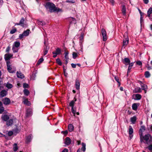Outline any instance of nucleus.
<instances>
[{"label": "nucleus", "instance_id": "obj_14", "mask_svg": "<svg viewBox=\"0 0 152 152\" xmlns=\"http://www.w3.org/2000/svg\"><path fill=\"white\" fill-rule=\"evenodd\" d=\"M135 96V98L134 99L135 100H140L142 97V96L139 94H133V96Z\"/></svg>", "mask_w": 152, "mask_h": 152}, {"label": "nucleus", "instance_id": "obj_46", "mask_svg": "<svg viewBox=\"0 0 152 152\" xmlns=\"http://www.w3.org/2000/svg\"><path fill=\"white\" fill-rule=\"evenodd\" d=\"M141 87L142 88V90H145V89H146L147 88V86L146 85L143 84L142 85H141Z\"/></svg>", "mask_w": 152, "mask_h": 152}, {"label": "nucleus", "instance_id": "obj_24", "mask_svg": "<svg viewBox=\"0 0 152 152\" xmlns=\"http://www.w3.org/2000/svg\"><path fill=\"white\" fill-rule=\"evenodd\" d=\"M145 130V127L144 126H141L140 129L139 133H142Z\"/></svg>", "mask_w": 152, "mask_h": 152}, {"label": "nucleus", "instance_id": "obj_2", "mask_svg": "<svg viewBox=\"0 0 152 152\" xmlns=\"http://www.w3.org/2000/svg\"><path fill=\"white\" fill-rule=\"evenodd\" d=\"M141 142H143L146 144H149L152 142V136L149 134L143 136L142 134L140 135Z\"/></svg>", "mask_w": 152, "mask_h": 152}, {"label": "nucleus", "instance_id": "obj_27", "mask_svg": "<svg viewBox=\"0 0 152 152\" xmlns=\"http://www.w3.org/2000/svg\"><path fill=\"white\" fill-rule=\"evenodd\" d=\"M30 30L29 29H28L27 30L24 31L23 33L24 34L25 36H27L29 35V32Z\"/></svg>", "mask_w": 152, "mask_h": 152}, {"label": "nucleus", "instance_id": "obj_19", "mask_svg": "<svg viewBox=\"0 0 152 152\" xmlns=\"http://www.w3.org/2000/svg\"><path fill=\"white\" fill-rule=\"evenodd\" d=\"M32 112L30 109H28L26 111V116L27 117H28L31 116L32 114Z\"/></svg>", "mask_w": 152, "mask_h": 152}, {"label": "nucleus", "instance_id": "obj_3", "mask_svg": "<svg viewBox=\"0 0 152 152\" xmlns=\"http://www.w3.org/2000/svg\"><path fill=\"white\" fill-rule=\"evenodd\" d=\"M13 134H6L5 135H4L3 134H0V137H4L7 140H10L12 139L11 137Z\"/></svg>", "mask_w": 152, "mask_h": 152}, {"label": "nucleus", "instance_id": "obj_38", "mask_svg": "<svg viewBox=\"0 0 152 152\" xmlns=\"http://www.w3.org/2000/svg\"><path fill=\"white\" fill-rule=\"evenodd\" d=\"M78 55L77 53L73 52L72 53V57L74 59H75L77 56Z\"/></svg>", "mask_w": 152, "mask_h": 152}, {"label": "nucleus", "instance_id": "obj_23", "mask_svg": "<svg viewBox=\"0 0 152 152\" xmlns=\"http://www.w3.org/2000/svg\"><path fill=\"white\" fill-rule=\"evenodd\" d=\"M31 135H30L26 137V142L27 143H28L30 142L31 140Z\"/></svg>", "mask_w": 152, "mask_h": 152}, {"label": "nucleus", "instance_id": "obj_30", "mask_svg": "<svg viewBox=\"0 0 152 152\" xmlns=\"http://www.w3.org/2000/svg\"><path fill=\"white\" fill-rule=\"evenodd\" d=\"M24 94L26 96H28L30 94V92L28 90L26 89H24L23 90Z\"/></svg>", "mask_w": 152, "mask_h": 152}, {"label": "nucleus", "instance_id": "obj_13", "mask_svg": "<svg viewBox=\"0 0 152 152\" xmlns=\"http://www.w3.org/2000/svg\"><path fill=\"white\" fill-rule=\"evenodd\" d=\"M17 77L19 78L23 79L24 77V75L22 74L20 72H17Z\"/></svg>", "mask_w": 152, "mask_h": 152}, {"label": "nucleus", "instance_id": "obj_32", "mask_svg": "<svg viewBox=\"0 0 152 152\" xmlns=\"http://www.w3.org/2000/svg\"><path fill=\"white\" fill-rule=\"evenodd\" d=\"M56 63L60 66H61L62 65V63L59 58L56 59Z\"/></svg>", "mask_w": 152, "mask_h": 152}, {"label": "nucleus", "instance_id": "obj_12", "mask_svg": "<svg viewBox=\"0 0 152 152\" xmlns=\"http://www.w3.org/2000/svg\"><path fill=\"white\" fill-rule=\"evenodd\" d=\"M130 61L129 59L127 58H126L124 59V60L123 61V63L125 65H128L130 64Z\"/></svg>", "mask_w": 152, "mask_h": 152}, {"label": "nucleus", "instance_id": "obj_8", "mask_svg": "<svg viewBox=\"0 0 152 152\" xmlns=\"http://www.w3.org/2000/svg\"><path fill=\"white\" fill-rule=\"evenodd\" d=\"M24 100L23 101V103L27 105L28 106H29L31 104V102L28 101L27 99H25L24 97H23Z\"/></svg>", "mask_w": 152, "mask_h": 152}, {"label": "nucleus", "instance_id": "obj_58", "mask_svg": "<svg viewBox=\"0 0 152 152\" xmlns=\"http://www.w3.org/2000/svg\"><path fill=\"white\" fill-rule=\"evenodd\" d=\"M48 50H44V51H43V52H44V53H43L44 56H45V55H46L47 54V53L48 52Z\"/></svg>", "mask_w": 152, "mask_h": 152}, {"label": "nucleus", "instance_id": "obj_22", "mask_svg": "<svg viewBox=\"0 0 152 152\" xmlns=\"http://www.w3.org/2000/svg\"><path fill=\"white\" fill-rule=\"evenodd\" d=\"M13 123V120L12 119H10L8 121H7L6 122V125L7 126H9L12 125Z\"/></svg>", "mask_w": 152, "mask_h": 152}, {"label": "nucleus", "instance_id": "obj_61", "mask_svg": "<svg viewBox=\"0 0 152 152\" xmlns=\"http://www.w3.org/2000/svg\"><path fill=\"white\" fill-rule=\"evenodd\" d=\"M10 49V47L9 46H8L6 48V51L7 53H8Z\"/></svg>", "mask_w": 152, "mask_h": 152}, {"label": "nucleus", "instance_id": "obj_53", "mask_svg": "<svg viewBox=\"0 0 152 152\" xmlns=\"http://www.w3.org/2000/svg\"><path fill=\"white\" fill-rule=\"evenodd\" d=\"M149 150L151 152H152V144L150 145L148 147Z\"/></svg>", "mask_w": 152, "mask_h": 152}, {"label": "nucleus", "instance_id": "obj_39", "mask_svg": "<svg viewBox=\"0 0 152 152\" xmlns=\"http://www.w3.org/2000/svg\"><path fill=\"white\" fill-rule=\"evenodd\" d=\"M13 131L15 133H18L20 132V130L17 127L13 129Z\"/></svg>", "mask_w": 152, "mask_h": 152}, {"label": "nucleus", "instance_id": "obj_62", "mask_svg": "<svg viewBox=\"0 0 152 152\" xmlns=\"http://www.w3.org/2000/svg\"><path fill=\"white\" fill-rule=\"evenodd\" d=\"M144 3L146 4H147L149 2L148 0H143Z\"/></svg>", "mask_w": 152, "mask_h": 152}, {"label": "nucleus", "instance_id": "obj_28", "mask_svg": "<svg viewBox=\"0 0 152 152\" xmlns=\"http://www.w3.org/2000/svg\"><path fill=\"white\" fill-rule=\"evenodd\" d=\"M83 35L81 34L80 37H79V43H80V45H81V44L82 45V42L83 41Z\"/></svg>", "mask_w": 152, "mask_h": 152}, {"label": "nucleus", "instance_id": "obj_57", "mask_svg": "<svg viewBox=\"0 0 152 152\" xmlns=\"http://www.w3.org/2000/svg\"><path fill=\"white\" fill-rule=\"evenodd\" d=\"M71 65L72 66V67L73 68H75L76 67V64H73V63H72V64H71Z\"/></svg>", "mask_w": 152, "mask_h": 152}, {"label": "nucleus", "instance_id": "obj_6", "mask_svg": "<svg viewBox=\"0 0 152 152\" xmlns=\"http://www.w3.org/2000/svg\"><path fill=\"white\" fill-rule=\"evenodd\" d=\"M1 118L3 121H7L10 118L9 116L6 114H3L1 115Z\"/></svg>", "mask_w": 152, "mask_h": 152}, {"label": "nucleus", "instance_id": "obj_48", "mask_svg": "<svg viewBox=\"0 0 152 152\" xmlns=\"http://www.w3.org/2000/svg\"><path fill=\"white\" fill-rule=\"evenodd\" d=\"M23 87L24 88H28L29 87V85L27 83H24L23 84Z\"/></svg>", "mask_w": 152, "mask_h": 152}, {"label": "nucleus", "instance_id": "obj_21", "mask_svg": "<svg viewBox=\"0 0 152 152\" xmlns=\"http://www.w3.org/2000/svg\"><path fill=\"white\" fill-rule=\"evenodd\" d=\"M137 120V117L136 116H134L133 117L130 118V121L133 124H135Z\"/></svg>", "mask_w": 152, "mask_h": 152}, {"label": "nucleus", "instance_id": "obj_31", "mask_svg": "<svg viewBox=\"0 0 152 152\" xmlns=\"http://www.w3.org/2000/svg\"><path fill=\"white\" fill-rule=\"evenodd\" d=\"M147 16L148 17L150 16V15L152 14V8L150 7L149 9L147 11Z\"/></svg>", "mask_w": 152, "mask_h": 152}, {"label": "nucleus", "instance_id": "obj_34", "mask_svg": "<svg viewBox=\"0 0 152 152\" xmlns=\"http://www.w3.org/2000/svg\"><path fill=\"white\" fill-rule=\"evenodd\" d=\"M44 61V59L43 57L41 58H40L38 61L37 64V65H39L40 64L43 62Z\"/></svg>", "mask_w": 152, "mask_h": 152}, {"label": "nucleus", "instance_id": "obj_52", "mask_svg": "<svg viewBox=\"0 0 152 152\" xmlns=\"http://www.w3.org/2000/svg\"><path fill=\"white\" fill-rule=\"evenodd\" d=\"M24 36H25L24 35V34L22 33V34H20L19 36V38L20 39H21Z\"/></svg>", "mask_w": 152, "mask_h": 152}, {"label": "nucleus", "instance_id": "obj_43", "mask_svg": "<svg viewBox=\"0 0 152 152\" xmlns=\"http://www.w3.org/2000/svg\"><path fill=\"white\" fill-rule=\"evenodd\" d=\"M129 133H133V130L132 128V127L131 126H129Z\"/></svg>", "mask_w": 152, "mask_h": 152}, {"label": "nucleus", "instance_id": "obj_7", "mask_svg": "<svg viewBox=\"0 0 152 152\" xmlns=\"http://www.w3.org/2000/svg\"><path fill=\"white\" fill-rule=\"evenodd\" d=\"M24 18L23 17L21 18V19L19 22V23L20 24V26L23 28L26 27V25L24 23Z\"/></svg>", "mask_w": 152, "mask_h": 152}, {"label": "nucleus", "instance_id": "obj_64", "mask_svg": "<svg viewBox=\"0 0 152 152\" xmlns=\"http://www.w3.org/2000/svg\"><path fill=\"white\" fill-rule=\"evenodd\" d=\"M129 137L130 138V139H131L133 137V134H129Z\"/></svg>", "mask_w": 152, "mask_h": 152}, {"label": "nucleus", "instance_id": "obj_26", "mask_svg": "<svg viewBox=\"0 0 152 152\" xmlns=\"http://www.w3.org/2000/svg\"><path fill=\"white\" fill-rule=\"evenodd\" d=\"M137 103H134L132 104V109L134 110H136L137 109L138 106L137 105Z\"/></svg>", "mask_w": 152, "mask_h": 152}, {"label": "nucleus", "instance_id": "obj_33", "mask_svg": "<svg viewBox=\"0 0 152 152\" xmlns=\"http://www.w3.org/2000/svg\"><path fill=\"white\" fill-rule=\"evenodd\" d=\"M7 69L8 72L10 73H13V72L11 71L12 69V67L10 66V65L7 64Z\"/></svg>", "mask_w": 152, "mask_h": 152}, {"label": "nucleus", "instance_id": "obj_42", "mask_svg": "<svg viewBox=\"0 0 152 152\" xmlns=\"http://www.w3.org/2000/svg\"><path fill=\"white\" fill-rule=\"evenodd\" d=\"M20 42H18L16 41L15 42V46L16 48H18L20 45Z\"/></svg>", "mask_w": 152, "mask_h": 152}, {"label": "nucleus", "instance_id": "obj_60", "mask_svg": "<svg viewBox=\"0 0 152 152\" xmlns=\"http://www.w3.org/2000/svg\"><path fill=\"white\" fill-rule=\"evenodd\" d=\"M110 2L111 3L112 5H113L115 3L114 0H109Z\"/></svg>", "mask_w": 152, "mask_h": 152}, {"label": "nucleus", "instance_id": "obj_56", "mask_svg": "<svg viewBox=\"0 0 152 152\" xmlns=\"http://www.w3.org/2000/svg\"><path fill=\"white\" fill-rule=\"evenodd\" d=\"M49 47H48V45H45V46L44 48V50H48L49 49Z\"/></svg>", "mask_w": 152, "mask_h": 152}, {"label": "nucleus", "instance_id": "obj_1", "mask_svg": "<svg viewBox=\"0 0 152 152\" xmlns=\"http://www.w3.org/2000/svg\"><path fill=\"white\" fill-rule=\"evenodd\" d=\"M45 7L47 9L49 10V11L50 12H59L61 10V9L56 7L54 4L50 2H47Z\"/></svg>", "mask_w": 152, "mask_h": 152}, {"label": "nucleus", "instance_id": "obj_18", "mask_svg": "<svg viewBox=\"0 0 152 152\" xmlns=\"http://www.w3.org/2000/svg\"><path fill=\"white\" fill-rule=\"evenodd\" d=\"M129 39L128 37H127L125 39H124L123 41V46L127 45L129 42Z\"/></svg>", "mask_w": 152, "mask_h": 152}, {"label": "nucleus", "instance_id": "obj_10", "mask_svg": "<svg viewBox=\"0 0 152 152\" xmlns=\"http://www.w3.org/2000/svg\"><path fill=\"white\" fill-rule=\"evenodd\" d=\"M12 56L13 55L11 54H6L4 55V59L6 61H8L9 60Z\"/></svg>", "mask_w": 152, "mask_h": 152}, {"label": "nucleus", "instance_id": "obj_49", "mask_svg": "<svg viewBox=\"0 0 152 152\" xmlns=\"http://www.w3.org/2000/svg\"><path fill=\"white\" fill-rule=\"evenodd\" d=\"M136 64L139 66H141L142 64V62L140 61H138L136 62Z\"/></svg>", "mask_w": 152, "mask_h": 152}, {"label": "nucleus", "instance_id": "obj_20", "mask_svg": "<svg viewBox=\"0 0 152 152\" xmlns=\"http://www.w3.org/2000/svg\"><path fill=\"white\" fill-rule=\"evenodd\" d=\"M68 129L69 132H72L74 129V126L72 124H69L68 126Z\"/></svg>", "mask_w": 152, "mask_h": 152}, {"label": "nucleus", "instance_id": "obj_44", "mask_svg": "<svg viewBox=\"0 0 152 152\" xmlns=\"http://www.w3.org/2000/svg\"><path fill=\"white\" fill-rule=\"evenodd\" d=\"M37 23L39 25H41L42 26L45 24V23L44 22L39 20L37 21Z\"/></svg>", "mask_w": 152, "mask_h": 152}, {"label": "nucleus", "instance_id": "obj_51", "mask_svg": "<svg viewBox=\"0 0 152 152\" xmlns=\"http://www.w3.org/2000/svg\"><path fill=\"white\" fill-rule=\"evenodd\" d=\"M12 50L14 53L17 52L18 51V50L14 46H13L12 48Z\"/></svg>", "mask_w": 152, "mask_h": 152}, {"label": "nucleus", "instance_id": "obj_15", "mask_svg": "<svg viewBox=\"0 0 152 152\" xmlns=\"http://www.w3.org/2000/svg\"><path fill=\"white\" fill-rule=\"evenodd\" d=\"M71 143V140L70 139L69 137H66L65 140V143L67 145H69Z\"/></svg>", "mask_w": 152, "mask_h": 152}, {"label": "nucleus", "instance_id": "obj_29", "mask_svg": "<svg viewBox=\"0 0 152 152\" xmlns=\"http://www.w3.org/2000/svg\"><path fill=\"white\" fill-rule=\"evenodd\" d=\"M12 28H13L12 30H11L10 32V33L11 34H13L15 33L17 30L16 28L12 27Z\"/></svg>", "mask_w": 152, "mask_h": 152}, {"label": "nucleus", "instance_id": "obj_41", "mask_svg": "<svg viewBox=\"0 0 152 152\" xmlns=\"http://www.w3.org/2000/svg\"><path fill=\"white\" fill-rule=\"evenodd\" d=\"M75 104V101H74L72 100L69 103V106L72 107H74Z\"/></svg>", "mask_w": 152, "mask_h": 152}, {"label": "nucleus", "instance_id": "obj_50", "mask_svg": "<svg viewBox=\"0 0 152 152\" xmlns=\"http://www.w3.org/2000/svg\"><path fill=\"white\" fill-rule=\"evenodd\" d=\"M71 111L72 113L75 115L76 113V110L74 109V107H72L71 108Z\"/></svg>", "mask_w": 152, "mask_h": 152}, {"label": "nucleus", "instance_id": "obj_25", "mask_svg": "<svg viewBox=\"0 0 152 152\" xmlns=\"http://www.w3.org/2000/svg\"><path fill=\"white\" fill-rule=\"evenodd\" d=\"M122 12L124 15H125L126 14V6L124 5H123L122 8L121 10Z\"/></svg>", "mask_w": 152, "mask_h": 152}, {"label": "nucleus", "instance_id": "obj_36", "mask_svg": "<svg viewBox=\"0 0 152 152\" xmlns=\"http://www.w3.org/2000/svg\"><path fill=\"white\" fill-rule=\"evenodd\" d=\"M145 75L146 78H148L150 77L151 75L148 71H147L145 72Z\"/></svg>", "mask_w": 152, "mask_h": 152}, {"label": "nucleus", "instance_id": "obj_45", "mask_svg": "<svg viewBox=\"0 0 152 152\" xmlns=\"http://www.w3.org/2000/svg\"><path fill=\"white\" fill-rule=\"evenodd\" d=\"M114 79L115 81H116L118 82V83L119 84V85H120L121 83L119 81V80L118 77H116L115 76L114 77Z\"/></svg>", "mask_w": 152, "mask_h": 152}, {"label": "nucleus", "instance_id": "obj_55", "mask_svg": "<svg viewBox=\"0 0 152 152\" xmlns=\"http://www.w3.org/2000/svg\"><path fill=\"white\" fill-rule=\"evenodd\" d=\"M66 3H75V1L73 0H67L66 1Z\"/></svg>", "mask_w": 152, "mask_h": 152}, {"label": "nucleus", "instance_id": "obj_54", "mask_svg": "<svg viewBox=\"0 0 152 152\" xmlns=\"http://www.w3.org/2000/svg\"><path fill=\"white\" fill-rule=\"evenodd\" d=\"M143 17L141 15V16H140V23L141 25H142V23L143 22Z\"/></svg>", "mask_w": 152, "mask_h": 152}, {"label": "nucleus", "instance_id": "obj_37", "mask_svg": "<svg viewBox=\"0 0 152 152\" xmlns=\"http://www.w3.org/2000/svg\"><path fill=\"white\" fill-rule=\"evenodd\" d=\"M82 147L81 148V150H82L83 151H85L86 150V144L83 142L82 143Z\"/></svg>", "mask_w": 152, "mask_h": 152}, {"label": "nucleus", "instance_id": "obj_11", "mask_svg": "<svg viewBox=\"0 0 152 152\" xmlns=\"http://www.w3.org/2000/svg\"><path fill=\"white\" fill-rule=\"evenodd\" d=\"M61 53V50L60 48H57L55 51L52 52L53 54H56V55L60 54Z\"/></svg>", "mask_w": 152, "mask_h": 152}, {"label": "nucleus", "instance_id": "obj_9", "mask_svg": "<svg viewBox=\"0 0 152 152\" xmlns=\"http://www.w3.org/2000/svg\"><path fill=\"white\" fill-rule=\"evenodd\" d=\"M7 94V91L5 90H2L0 93V97H2L6 96Z\"/></svg>", "mask_w": 152, "mask_h": 152}, {"label": "nucleus", "instance_id": "obj_17", "mask_svg": "<svg viewBox=\"0 0 152 152\" xmlns=\"http://www.w3.org/2000/svg\"><path fill=\"white\" fill-rule=\"evenodd\" d=\"M142 91L140 87H137L133 90V92L134 93H140Z\"/></svg>", "mask_w": 152, "mask_h": 152}, {"label": "nucleus", "instance_id": "obj_59", "mask_svg": "<svg viewBox=\"0 0 152 152\" xmlns=\"http://www.w3.org/2000/svg\"><path fill=\"white\" fill-rule=\"evenodd\" d=\"M138 10L139 12V13L140 15V16H141V15L142 16L144 14V13L142 12L141 11V10H140V9H139V8H138Z\"/></svg>", "mask_w": 152, "mask_h": 152}, {"label": "nucleus", "instance_id": "obj_4", "mask_svg": "<svg viewBox=\"0 0 152 152\" xmlns=\"http://www.w3.org/2000/svg\"><path fill=\"white\" fill-rule=\"evenodd\" d=\"M101 33L103 37V39L104 41H106L107 39V36L106 31L103 28L102 29Z\"/></svg>", "mask_w": 152, "mask_h": 152}, {"label": "nucleus", "instance_id": "obj_40", "mask_svg": "<svg viewBox=\"0 0 152 152\" xmlns=\"http://www.w3.org/2000/svg\"><path fill=\"white\" fill-rule=\"evenodd\" d=\"M6 86L9 89L13 87L12 85L10 83H7L6 84Z\"/></svg>", "mask_w": 152, "mask_h": 152}, {"label": "nucleus", "instance_id": "obj_16", "mask_svg": "<svg viewBox=\"0 0 152 152\" xmlns=\"http://www.w3.org/2000/svg\"><path fill=\"white\" fill-rule=\"evenodd\" d=\"M75 88L77 90H79L80 89V83L78 80L76 79L75 83Z\"/></svg>", "mask_w": 152, "mask_h": 152}, {"label": "nucleus", "instance_id": "obj_35", "mask_svg": "<svg viewBox=\"0 0 152 152\" xmlns=\"http://www.w3.org/2000/svg\"><path fill=\"white\" fill-rule=\"evenodd\" d=\"M13 150L14 151H16L18 149V147L16 143H15L13 145Z\"/></svg>", "mask_w": 152, "mask_h": 152}, {"label": "nucleus", "instance_id": "obj_47", "mask_svg": "<svg viewBox=\"0 0 152 152\" xmlns=\"http://www.w3.org/2000/svg\"><path fill=\"white\" fill-rule=\"evenodd\" d=\"M4 111V107L2 106L1 107H0V114H2Z\"/></svg>", "mask_w": 152, "mask_h": 152}, {"label": "nucleus", "instance_id": "obj_5", "mask_svg": "<svg viewBox=\"0 0 152 152\" xmlns=\"http://www.w3.org/2000/svg\"><path fill=\"white\" fill-rule=\"evenodd\" d=\"M3 104L5 105H9L11 103L10 99L7 97H5L2 99Z\"/></svg>", "mask_w": 152, "mask_h": 152}, {"label": "nucleus", "instance_id": "obj_63", "mask_svg": "<svg viewBox=\"0 0 152 152\" xmlns=\"http://www.w3.org/2000/svg\"><path fill=\"white\" fill-rule=\"evenodd\" d=\"M68 150L66 148H64L62 151V152H68Z\"/></svg>", "mask_w": 152, "mask_h": 152}]
</instances>
